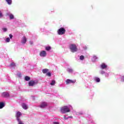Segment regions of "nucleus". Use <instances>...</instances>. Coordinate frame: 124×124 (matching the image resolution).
<instances>
[{
    "mask_svg": "<svg viewBox=\"0 0 124 124\" xmlns=\"http://www.w3.org/2000/svg\"><path fill=\"white\" fill-rule=\"evenodd\" d=\"M96 60H97V57H96V56H93V61L95 62Z\"/></svg>",
    "mask_w": 124,
    "mask_h": 124,
    "instance_id": "23",
    "label": "nucleus"
},
{
    "mask_svg": "<svg viewBox=\"0 0 124 124\" xmlns=\"http://www.w3.org/2000/svg\"><path fill=\"white\" fill-rule=\"evenodd\" d=\"M48 71H49V69H44L43 70H42V72L43 73H44V74H45V73H47Z\"/></svg>",
    "mask_w": 124,
    "mask_h": 124,
    "instance_id": "13",
    "label": "nucleus"
},
{
    "mask_svg": "<svg viewBox=\"0 0 124 124\" xmlns=\"http://www.w3.org/2000/svg\"><path fill=\"white\" fill-rule=\"evenodd\" d=\"M95 81H96L97 83H99V82H100V78H95Z\"/></svg>",
    "mask_w": 124,
    "mask_h": 124,
    "instance_id": "19",
    "label": "nucleus"
},
{
    "mask_svg": "<svg viewBox=\"0 0 124 124\" xmlns=\"http://www.w3.org/2000/svg\"><path fill=\"white\" fill-rule=\"evenodd\" d=\"M2 96L3 97H9L10 96L9 93L8 92H3L2 93Z\"/></svg>",
    "mask_w": 124,
    "mask_h": 124,
    "instance_id": "7",
    "label": "nucleus"
},
{
    "mask_svg": "<svg viewBox=\"0 0 124 124\" xmlns=\"http://www.w3.org/2000/svg\"><path fill=\"white\" fill-rule=\"evenodd\" d=\"M53 124H60L59 122H53Z\"/></svg>",
    "mask_w": 124,
    "mask_h": 124,
    "instance_id": "30",
    "label": "nucleus"
},
{
    "mask_svg": "<svg viewBox=\"0 0 124 124\" xmlns=\"http://www.w3.org/2000/svg\"><path fill=\"white\" fill-rule=\"evenodd\" d=\"M46 76H48V77H51V73L48 72L46 73Z\"/></svg>",
    "mask_w": 124,
    "mask_h": 124,
    "instance_id": "24",
    "label": "nucleus"
},
{
    "mask_svg": "<svg viewBox=\"0 0 124 124\" xmlns=\"http://www.w3.org/2000/svg\"><path fill=\"white\" fill-rule=\"evenodd\" d=\"M101 73V74H104V73H105V72H104V71H102Z\"/></svg>",
    "mask_w": 124,
    "mask_h": 124,
    "instance_id": "31",
    "label": "nucleus"
},
{
    "mask_svg": "<svg viewBox=\"0 0 124 124\" xmlns=\"http://www.w3.org/2000/svg\"><path fill=\"white\" fill-rule=\"evenodd\" d=\"M19 77H21V73L19 74Z\"/></svg>",
    "mask_w": 124,
    "mask_h": 124,
    "instance_id": "34",
    "label": "nucleus"
},
{
    "mask_svg": "<svg viewBox=\"0 0 124 124\" xmlns=\"http://www.w3.org/2000/svg\"><path fill=\"white\" fill-rule=\"evenodd\" d=\"M6 41L7 42H10V38H7L6 39Z\"/></svg>",
    "mask_w": 124,
    "mask_h": 124,
    "instance_id": "25",
    "label": "nucleus"
},
{
    "mask_svg": "<svg viewBox=\"0 0 124 124\" xmlns=\"http://www.w3.org/2000/svg\"><path fill=\"white\" fill-rule=\"evenodd\" d=\"M83 114V113H81V115Z\"/></svg>",
    "mask_w": 124,
    "mask_h": 124,
    "instance_id": "36",
    "label": "nucleus"
},
{
    "mask_svg": "<svg viewBox=\"0 0 124 124\" xmlns=\"http://www.w3.org/2000/svg\"><path fill=\"white\" fill-rule=\"evenodd\" d=\"M123 80L124 81V76L123 77Z\"/></svg>",
    "mask_w": 124,
    "mask_h": 124,
    "instance_id": "35",
    "label": "nucleus"
},
{
    "mask_svg": "<svg viewBox=\"0 0 124 124\" xmlns=\"http://www.w3.org/2000/svg\"><path fill=\"white\" fill-rule=\"evenodd\" d=\"M65 31H66L64 28H61L58 30L57 32L59 35H62V34L65 33Z\"/></svg>",
    "mask_w": 124,
    "mask_h": 124,
    "instance_id": "3",
    "label": "nucleus"
},
{
    "mask_svg": "<svg viewBox=\"0 0 124 124\" xmlns=\"http://www.w3.org/2000/svg\"><path fill=\"white\" fill-rule=\"evenodd\" d=\"M64 119L65 120H67V119H68V117H65V116H64Z\"/></svg>",
    "mask_w": 124,
    "mask_h": 124,
    "instance_id": "33",
    "label": "nucleus"
},
{
    "mask_svg": "<svg viewBox=\"0 0 124 124\" xmlns=\"http://www.w3.org/2000/svg\"><path fill=\"white\" fill-rule=\"evenodd\" d=\"M24 80L25 81H30L31 80V78L29 76H25V78H24Z\"/></svg>",
    "mask_w": 124,
    "mask_h": 124,
    "instance_id": "12",
    "label": "nucleus"
},
{
    "mask_svg": "<svg viewBox=\"0 0 124 124\" xmlns=\"http://www.w3.org/2000/svg\"><path fill=\"white\" fill-rule=\"evenodd\" d=\"M21 106L24 110H27V109H28V106L25 103H22Z\"/></svg>",
    "mask_w": 124,
    "mask_h": 124,
    "instance_id": "10",
    "label": "nucleus"
},
{
    "mask_svg": "<svg viewBox=\"0 0 124 124\" xmlns=\"http://www.w3.org/2000/svg\"><path fill=\"white\" fill-rule=\"evenodd\" d=\"M70 111V109L67 106H64L61 108V112L63 114H65V113H68Z\"/></svg>",
    "mask_w": 124,
    "mask_h": 124,
    "instance_id": "2",
    "label": "nucleus"
},
{
    "mask_svg": "<svg viewBox=\"0 0 124 124\" xmlns=\"http://www.w3.org/2000/svg\"><path fill=\"white\" fill-rule=\"evenodd\" d=\"M68 71L69 73H71L73 72V70L72 69L69 68Z\"/></svg>",
    "mask_w": 124,
    "mask_h": 124,
    "instance_id": "22",
    "label": "nucleus"
},
{
    "mask_svg": "<svg viewBox=\"0 0 124 124\" xmlns=\"http://www.w3.org/2000/svg\"><path fill=\"white\" fill-rule=\"evenodd\" d=\"M46 55H47V53H46V51L44 50L41 51L40 53V56L41 57H46Z\"/></svg>",
    "mask_w": 124,
    "mask_h": 124,
    "instance_id": "8",
    "label": "nucleus"
},
{
    "mask_svg": "<svg viewBox=\"0 0 124 124\" xmlns=\"http://www.w3.org/2000/svg\"><path fill=\"white\" fill-rule=\"evenodd\" d=\"M30 44H31V45H32V44H33V43L31 41H30Z\"/></svg>",
    "mask_w": 124,
    "mask_h": 124,
    "instance_id": "32",
    "label": "nucleus"
},
{
    "mask_svg": "<svg viewBox=\"0 0 124 124\" xmlns=\"http://www.w3.org/2000/svg\"><path fill=\"white\" fill-rule=\"evenodd\" d=\"M45 49L46 51H50L51 50V46H46Z\"/></svg>",
    "mask_w": 124,
    "mask_h": 124,
    "instance_id": "16",
    "label": "nucleus"
},
{
    "mask_svg": "<svg viewBox=\"0 0 124 124\" xmlns=\"http://www.w3.org/2000/svg\"><path fill=\"white\" fill-rule=\"evenodd\" d=\"M55 84H56V80H52L51 81V83H50V85L51 86H54V85H55Z\"/></svg>",
    "mask_w": 124,
    "mask_h": 124,
    "instance_id": "17",
    "label": "nucleus"
},
{
    "mask_svg": "<svg viewBox=\"0 0 124 124\" xmlns=\"http://www.w3.org/2000/svg\"><path fill=\"white\" fill-rule=\"evenodd\" d=\"M69 118H70V119H73V117H72V116H69V117H68V119H69Z\"/></svg>",
    "mask_w": 124,
    "mask_h": 124,
    "instance_id": "29",
    "label": "nucleus"
},
{
    "mask_svg": "<svg viewBox=\"0 0 124 124\" xmlns=\"http://www.w3.org/2000/svg\"><path fill=\"white\" fill-rule=\"evenodd\" d=\"M101 68H102V69H105L107 68V65H106L105 63H103L101 65Z\"/></svg>",
    "mask_w": 124,
    "mask_h": 124,
    "instance_id": "11",
    "label": "nucleus"
},
{
    "mask_svg": "<svg viewBox=\"0 0 124 124\" xmlns=\"http://www.w3.org/2000/svg\"><path fill=\"white\" fill-rule=\"evenodd\" d=\"M10 19V20H12L14 19V16L12 14H11L9 15Z\"/></svg>",
    "mask_w": 124,
    "mask_h": 124,
    "instance_id": "18",
    "label": "nucleus"
},
{
    "mask_svg": "<svg viewBox=\"0 0 124 124\" xmlns=\"http://www.w3.org/2000/svg\"><path fill=\"white\" fill-rule=\"evenodd\" d=\"M4 107V104L3 102H0V109H2Z\"/></svg>",
    "mask_w": 124,
    "mask_h": 124,
    "instance_id": "14",
    "label": "nucleus"
},
{
    "mask_svg": "<svg viewBox=\"0 0 124 124\" xmlns=\"http://www.w3.org/2000/svg\"><path fill=\"white\" fill-rule=\"evenodd\" d=\"M10 66H11V67H14V68H15V63L13 62V63H11Z\"/></svg>",
    "mask_w": 124,
    "mask_h": 124,
    "instance_id": "20",
    "label": "nucleus"
},
{
    "mask_svg": "<svg viewBox=\"0 0 124 124\" xmlns=\"http://www.w3.org/2000/svg\"><path fill=\"white\" fill-rule=\"evenodd\" d=\"M70 50H71V52L72 53H75V52H77L78 48H77V46L76 45L73 44L70 45Z\"/></svg>",
    "mask_w": 124,
    "mask_h": 124,
    "instance_id": "1",
    "label": "nucleus"
},
{
    "mask_svg": "<svg viewBox=\"0 0 124 124\" xmlns=\"http://www.w3.org/2000/svg\"><path fill=\"white\" fill-rule=\"evenodd\" d=\"M2 30L4 31H7V29L6 28H3Z\"/></svg>",
    "mask_w": 124,
    "mask_h": 124,
    "instance_id": "27",
    "label": "nucleus"
},
{
    "mask_svg": "<svg viewBox=\"0 0 124 124\" xmlns=\"http://www.w3.org/2000/svg\"><path fill=\"white\" fill-rule=\"evenodd\" d=\"M47 106H48V104H47V103L44 102L41 103L40 107L41 108H45V107H47Z\"/></svg>",
    "mask_w": 124,
    "mask_h": 124,
    "instance_id": "5",
    "label": "nucleus"
},
{
    "mask_svg": "<svg viewBox=\"0 0 124 124\" xmlns=\"http://www.w3.org/2000/svg\"><path fill=\"white\" fill-rule=\"evenodd\" d=\"M79 59L81 61H83V60H84V59H85V57H84V56H83V55H81L80 56Z\"/></svg>",
    "mask_w": 124,
    "mask_h": 124,
    "instance_id": "21",
    "label": "nucleus"
},
{
    "mask_svg": "<svg viewBox=\"0 0 124 124\" xmlns=\"http://www.w3.org/2000/svg\"><path fill=\"white\" fill-rule=\"evenodd\" d=\"M36 84V82L33 80H31L29 82V86H30V87H33V86H34Z\"/></svg>",
    "mask_w": 124,
    "mask_h": 124,
    "instance_id": "6",
    "label": "nucleus"
},
{
    "mask_svg": "<svg viewBox=\"0 0 124 124\" xmlns=\"http://www.w3.org/2000/svg\"><path fill=\"white\" fill-rule=\"evenodd\" d=\"M26 42H27V38H26L25 36H23L22 40L21 41V43H22V44H25Z\"/></svg>",
    "mask_w": 124,
    "mask_h": 124,
    "instance_id": "9",
    "label": "nucleus"
},
{
    "mask_svg": "<svg viewBox=\"0 0 124 124\" xmlns=\"http://www.w3.org/2000/svg\"><path fill=\"white\" fill-rule=\"evenodd\" d=\"M6 1H7L8 4H11L12 3V0H6Z\"/></svg>",
    "mask_w": 124,
    "mask_h": 124,
    "instance_id": "15",
    "label": "nucleus"
},
{
    "mask_svg": "<svg viewBox=\"0 0 124 124\" xmlns=\"http://www.w3.org/2000/svg\"><path fill=\"white\" fill-rule=\"evenodd\" d=\"M66 84H70V83L74 84V83H76V80L74 79V80H72L68 79L66 80Z\"/></svg>",
    "mask_w": 124,
    "mask_h": 124,
    "instance_id": "4",
    "label": "nucleus"
},
{
    "mask_svg": "<svg viewBox=\"0 0 124 124\" xmlns=\"http://www.w3.org/2000/svg\"><path fill=\"white\" fill-rule=\"evenodd\" d=\"M2 13H1L0 11V18H1L2 17Z\"/></svg>",
    "mask_w": 124,
    "mask_h": 124,
    "instance_id": "26",
    "label": "nucleus"
},
{
    "mask_svg": "<svg viewBox=\"0 0 124 124\" xmlns=\"http://www.w3.org/2000/svg\"><path fill=\"white\" fill-rule=\"evenodd\" d=\"M9 37H10V38H12V37H13V35H12V34H10Z\"/></svg>",
    "mask_w": 124,
    "mask_h": 124,
    "instance_id": "28",
    "label": "nucleus"
}]
</instances>
